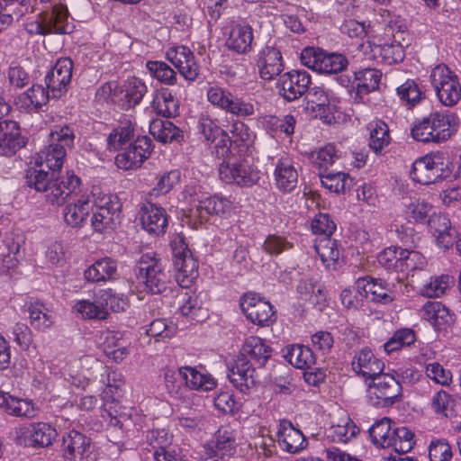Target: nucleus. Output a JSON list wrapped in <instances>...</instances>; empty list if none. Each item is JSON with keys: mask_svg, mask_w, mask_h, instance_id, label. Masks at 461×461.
Instances as JSON below:
<instances>
[{"mask_svg": "<svg viewBox=\"0 0 461 461\" xmlns=\"http://www.w3.org/2000/svg\"><path fill=\"white\" fill-rule=\"evenodd\" d=\"M147 91L146 86L138 78H131L120 89V105L130 109L140 103Z\"/></svg>", "mask_w": 461, "mask_h": 461, "instance_id": "e433bc0d", "label": "nucleus"}, {"mask_svg": "<svg viewBox=\"0 0 461 461\" xmlns=\"http://www.w3.org/2000/svg\"><path fill=\"white\" fill-rule=\"evenodd\" d=\"M359 291H363L365 296L372 301L389 303L393 301V295L390 289L385 287L382 281L373 278H359L357 281Z\"/></svg>", "mask_w": 461, "mask_h": 461, "instance_id": "473e14b6", "label": "nucleus"}, {"mask_svg": "<svg viewBox=\"0 0 461 461\" xmlns=\"http://www.w3.org/2000/svg\"><path fill=\"white\" fill-rule=\"evenodd\" d=\"M314 249L321 262L327 267H334L340 257V249L336 240L321 237L315 240Z\"/></svg>", "mask_w": 461, "mask_h": 461, "instance_id": "58836bf2", "label": "nucleus"}, {"mask_svg": "<svg viewBox=\"0 0 461 461\" xmlns=\"http://www.w3.org/2000/svg\"><path fill=\"white\" fill-rule=\"evenodd\" d=\"M454 284V279L448 275H442L430 280L422 289V294L428 297H439Z\"/></svg>", "mask_w": 461, "mask_h": 461, "instance_id": "69168bd1", "label": "nucleus"}, {"mask_svg": "<svg viewBox=\"0 0 461 461\" xmlns=\"http://www.w3.org/2000/svg\"><path fill=\"white\" fill-rule=\"evenodd\" d=\"M370 380L367 393L373 405H391L401 395L402 386L393 375L381 372Z\"/></svg>", "mask_w": 461, "mask_h": 461, "instance_id": "0eeeda50", "label": "nucleus"}, {"mask_svg": "<svg viewBox=\"0 0 461 461\" xmlns=\"http://www.w3.org/2000/svg\"><path fill=\"white\" fill-rule=\"evenodd\" d=\"M122 339L121 332L107 331L104 341L105 355L116 362L123 360L129 354L127 348L122 343Z\"/></svg>", "mask_w": 461, "mask_h": 461, "instance_id": "a18cd8bd", "label": "nucleus"}, {"mask_svg": "<svg viewBox=\"0 0 461 461\" xmlns=\"http://www.w3.org/2000/svg\"><path fill=\"white\" fill-rule=\"evenodd\" d=\"M305 110L310 115L325 122H330L335 106L330 103L327 93L321 87H313L307 95Z\"/></svg>", "mask_w": 461, "mask_h": 461, "instance_id": "6ab92c4d", "label": "nucleus"}, {"mask_svg": "<svg viewBox=\"0 0 461 461\" xmlns=\"http://www.w3.org/2000/svg\"><path fill=\"white\" fill-rule=\"evenodd\" d=\"M259 74L264 80H272L284 69L281 52L273 46H266L258 60Z\"/></svg>", "mask_w": 461, "mask_h": 461, "instance_id": "bb28decb", "label": "nucleus"}, {"mask_svg": "<svg viewBox=\"0 0 461 461\" xmlns=\"http://www.w3.org/2000/svg\"><path fill=\"white\" fill-rule=\"evenodd\" d=\"M357 427L345 412L334 415L330 428L326 429V437L331 442L347 443L357 436Z\"/></svg>", "mask_w": 461, "mask_h": 461, "instance_id": "b1692460", "label": "nucleus"}, {"mask_svg": "<svg viewBox=\"0 0 461 461\" xmlns=\"http://www.w3.org/2000/svg\"><path fill=\"white\" fill-rule=\"evenodd\" d=\"M57 437V431L50 424L40 422L32 426L31 441L41 447H48Z\"/></svg>", "mask_w": 461, "mask_h": 461, "instance_id": "6e6d98bb", "label": "nucleus"}, {"mask_svg": "<svg viewBox=\"0 0 461 461\" xmlns=\"http://www.w3.org/2000/svg\"><path fill=\"white\" fill-rule=\"evenodd\" d=\"M283 96L293 101L301 97L309 88L311 77L304 70H293L285 73L280 79Z\"/></svg>", "mask_w": 461, "mask_h": 461, "instance_id": "4be33fe9", "label": "nucleus"}, {"mask_svg": "<svg viewBox=\"0 0 461 461\" xmlns=\"http://www.w3.org/2000/svg\"><path fill=\"white\" fill-rule=\"evenodd\" d=\"M72 70L73 61L71 59L61 58L47 74L45 81L53 96L58 97L67 90L72 78Z\"/></svg>", "mask_w": 461, "mask_h": 461, "instance_id": "dca6fc26", "label": "nucleus"}, {"mask_svg": "<svg viewBox=\"0 0 461 461\" xmlns=\"http://www.w3.org/2000/svg\"><path fill=\"white\" fill-rule=\"evenodd\" d=\"M25 144L26 139L16 122L4 120L0 122V156H12Z\"/></svg>", "mask_w": 461, "mask_h": 461, "instance_id": "a211bd4d", "label": "nucleus"}, {"mask_svg": "<svg viewBox=\"0 0 461 461\" xmlns=\"http://www.w3.org/2000/svg\"><path fill=\"white\" fill-rule=\"evenodd\" d=\"M274 177L278 189L288 192L297 184L298 173L288 157H282L276 164Z\"/></svg>", "mask_w": 461, "mask_h": 461, "instance_id": "c756f323", "label": "nucleus"}, {"mask_svg": "<svg viewBox=\"0 0 461 461\" xmlns=\"http://www.w3.org/2000/svg\"><path fill=\"white\" fill-rule=\"evenodd\" d=\"M423 319L439 326L448 321L449 312L440 302H428L421 309Z\"/></svg>", "mask_w": 461, "mask_h": 461, "instance_id": "864d4df0", "label": "nucleus"}, {"mask_svg": "<svg viewBox=\"0 0 461 461\" xmlns=\"http://www.w3.org/2000/svg\"><path fill=\"white\" fill-rule=\"evenodd\" d=\"M228 376L231 384L242 393H247L256 384V369L244 355L236 358Z\"/></svg>", "mask_w": 461, "mask_h": 461, "instance_id": "412c9836", "label": "nucleus"}, {"mask_svg": "<svg viewBox=\"0 0 461 461\" xmlns=\"http://www.w3.org/2000/svg\"><path fill=\"white\" fill-rule=\"evenodd\" d=\"M0 408L8 414L17 417L33 418L36 415L32 402L15 398L4 392H0Z\"/></svg>", "mask_w": 461, "mask_h": 461, "instance_id": "f704fd0d", "label": "nucleus"}, {"mask_svg": "<svg viewBox=\"0 0 461 461\" xmlns=\"http://www.w3.org/2000/svg\"><path fill=\"white\" fill-rule=\"evenodd\" d=\"M152 108L157 114L171 117L177 113L178 103L169 91L161 90L155 95Z\"/></svg>", "mask_w": 461, "mask_h": 461, "instance_id": "49530a36", "label": "nucleus"}, {"mask_svg": "<svg viewBox=\"0 0 461 461\" xmlns=\"http://www.w3.org/2000/svg\"><path fill=\"white\" fill-rule=\"evenodd\" d=\"M140 284L152 294H161L167 289V276L160 263L150 255H143L138 262L136 274Z\"/></svg>", "mask_w": 461, "mask_h": 461, "instance_id": "6e6552de", "label": "nucleus"}, {"mask_svg": "<svg viewBox=\"0 0 461 461\" xmlns=\"http://www.w3.org/2000/svg\"><path fill=\"white\" fill-rule=\"evenodd\" d=\"M176 280L182 287H188L198 276V264L193 258L182 236L171 241Z\"/></svg>", "mask_w": 461, "mask_h": 461, "instance_id": "423d86ee", "label": "nucleus"}, {"mask_svg": "<svg viewBox=\"0 0 461 461\" xmlns=\"http://www.w3.org/2000/svg\"><path fill=\"white\" fill-rule=\"evenodd\" d=\"M370 148L375 152H380L389 143L388 126L381 121H375L369 124Z\"/></svg>", "mask_w": 461, "mask_h": 461, "instance_id": "5fc2aeb1", "label": "nucleus"}, {"mask_svg": "<svg viewBox=\"0 0 461 461\" xmlns=\"http://www.w3.org/2000/svg\"><path fill=\"white\" fill-rule=\"evenodd\" d=\"M140 284L152 294H161L167 289V276L160 263L150 255H143L138 262L136 274Z\"/></svg>", "mask_w": 461, "mask_h": 461, "instance_id": "1a4fd4ad", "label": "nucleus"}, {"mask_svg": "<svg viewBox=\"0 0 461 461\" xmlns=\"http://www.w3.org/2000/svg\"><path fill=\"white\" fill-rule=\"evenodd\" d=\"M403 212L409 221L421 222L430 217L433 206L424 199L411 197L405 199Z\"/></svg>", "mask_w": 461, "mask_h": 461, "instance_id": "ea45409f", "label": "nucleus"}, {"mask_svg": "<svg viewBox=\"0 0 461 461\" xmlns=\"http://www.w3.org/2000/svg\"><path fill=\"white\" fill-rule=\"evenodd\" d=\"M182 315L193 320L204 318L206 311L202 307L201 302L196 295L185 294L179 307Z\"/></svg>", "mask_w": 461, "mask_h": 461, "instance_id": "e2e57ef3", "label": "nucleus"}, {"mask_svg": "<svg viewBox=\"0 0 461 461\" xmlns=\"http://www.w3.org/2000/svg\"><path fill=\"white\" fill-rule=\"evenodd\" d=\"M277 437L279 445L290 453L299 452L307 445L303 434L286 420L280 421Z\"/></svg>", "mask_w": 461, "mask_h": 461, "instance_id": "a878e982", "label": "nucleus"}, {"mask_svg": "<svg viewBox=\"0 0 461 461\" xmlns=\"http://www.w3.org/2000/svg\"><path fill=\"white\" fill-rule=\"evenodd\" d=\"M178 373L186 386L192 390L211 391L216 386V382L212 375L203 374L195 367L182 366Z\"/></svg>", "mask_w": 461, "mask_h": 461, "instance_id": "2f4dec72", "label": "nucleus"}, {"mask_svg": "<svg viewBox=\"0 0 461 461\" xmlns=\"http://www.w3.org/2000/svg\"><path fill=\"white\" fill-rule=\"evenodd\" d=\"M240 308L245 316L258 326H268L275 321L273 306L255 293H248L241 297Z\"/></svg>", "mask_w": 461, "mask_h": 461, "instance_id": "9b49d317", "label": "nucleus"}, {"mask_svg": "<svg viewBox=\"0 0 461 461\" xmlns=\"http://www.w3.org/2000/svg\"><path fill=\"white\" fill-rule=\"evenodd\" d=\"M90 439L77 430H71L63 437V456L66 461H86Z\"/></svg>", "mask_w": 461, "mask_h": 461, "instance_id": "5701e85b", "label": "nucleus"}, {"mask_svg": "<svg viewBox=\"0 0 461 461\" xmlns=\"http://www.w3.org/2000/svg\"><path fill=\"white\" fill-rule=\"evenodd\" d=\"M233 210L232 203L220 196L206 197L200 201V204L196 205L201 221H207L210 215H228Z\"/></svg>", "mask_w": 461, "mask_h": 461, "instance_id": "7c9ffc66", "label": "nucleus"}, {"mask_svg": "<svg viewBox=\"0 0 461 461\" xmlns=\"http://www.w3.org/2000/svg\"><path fill=\"white\" fill-rule=\"evenodd\" d=\"M147 68L160 82L173 85L176 82L175 71L163 61H149Z\"/></svg>", "mask_w": 461, "mask_h": 461, "instance_id": "774afa93", "label": "nucleus"}, {"mask_svg": "<svg viewBox=\"0 0 461 461\" xmlns=\"http://www.w3.org/2000/svg\"><path fill=\"white\" fill-rule=\"evenodd\" d=\"M80 184V179L73 172H67L59 177L56 175L46 193V198L52 204L61 205L70 195L79 191Z\"/></svg>", "mask_w": 461, "mask_h": 461, "instance_id": "2eb2a0df", "label": "nucleus"}, {"mask_svg": "<svg viewBox=\"0 0 461 461\" xmlns=\"http://www.w3.org/2000/svg\"><path fill=\"white\" fill-rule=\"evenodd\" d=\"M219 175L224 182L240 186H251L259 178L258 171L246 161L232 164L221 163Z\"/></svg>", "mask_w": 461, "mask_h": 461, "instance_id": "4468645a", "label": "nucleus"}, {"mask_svg": "<svg viewBox=\"0 0 461 461\" xmlns=\"http://www.w3.org/2000/svg\"><path fill=\"white\" fill-rule=\"evenodd\" d=\"M402 253V260L398 264V274L402 275L397 278L399 281L408 278L411 273L414 277L415 271L422 270L426 266V259L420 252L403 249Z\"/></svg>", "mask_w": 461, "mask_h": 461, "instance_id": "a19ab883", "label": "nucleus"}, {"mask_svg": "<svg viewBox=\"0 0 461 461\" xmlns=\"http://www.w3.org/2000/svg\"><path fill=\"white\" fill-rule=\"evenodd\" d=\"M180 180L178 170H170L164 173L158 179L156 185L150 191V195L159 196L168 194Z\"/></svg>", "mask_w": 461, "mask_h": 461, "instance_id": "338daca9", "label": "nucleus"}, {"mask_svg": "<svg viewBox=\"0 0 461 461\" xmlns=\"http://www.w3.org/2000/svg\"><path fill=\"white\" fill-rule=\"evenodd\" d=\"M108 300H115V295L110 290L102 291L100 297L95 301L82 300L77 302L74 308L85 319L104 320L108 317Z\"/></svg>", "mask_w": 461, "mask_h": 461, "instance_id": "393cba45", "label": "nucleus"}, {"mask_svg": "<svg viewBox=\"0 0 461 461\" xmlns=\"http://www.w3.org/2000/svg\"><path fill=\"white\" fill-rule=\"evenodd\" d=\"M384 364L368 348H363L353 358V370L369 379L383 372Z\"/></svg>", "mask_w": 461, "mask_h": 461, "instance_id": "cd10ccee", "label": "nucleus"}, {"mask_svg": "<svg viewBox=\"0 0 461 461\" xmlns=\"http://www.w3.org/2000/svg\"><path fill=\"white\" fill-rule=\"evenodd\" d=\"M392 420L383 418L376 421L369 429L373 443L379 447H391L394 429L391 426Z\"/></svg>", "mask_w": 461, "mask_h": 461, "instance_id": "37998d69", "label": "nucleus"}, {"mask_svg": "<svg viewBox=\"0 0 461 461\" xmlns=\"http://www.w3.org/2000/svg\"><path fill=\"white\" fill-rule=\"evenodd\" d=\"M234 453V439L227 430L221 431L219 429L215 441L206 448V455L210 456V458L219 457L220 459H225V457L233 456Z\"/></svg>", "mask_w": 461, "mask_h": 461, "instance_id": "79ce46f5", "label": "nucleus"}, {"mask_svg": "<svg viewBox=\"0 0 461 461\" xmlns=\"http://www.w3.org/2000/svg\"><path fill=\"white\" fill-rule=\"evenodd\" d=\"M50 137V144L38 154L36 164L57 173L64 163L66 149L74 144L75 135L69 127L65 126L53 131Z\"/></svg>", "mask_w": 461, "mask_h": 461, "instance_id": "f03ea898", "label": "nucleus"}, {"mask_svg": "<svg viewBox=\"0 0 461 461\" xmlns=\"http://www.w3.org/2000/svg\"><path fill=\"white\" fill-rule=\"evenodd\" d=\"M372 58L378 61L391 65L402 61L403 59V49L400 43L376 44L369 43Z\"/></svg>", "mask_w": 461, "mask_h": 461, "instance_id": "4c0bfd02", "label": "nucleus"}, {"mask_svg": "<svg viewBox=\"0 0 461 461\" xmlns=\"http://www.w3.org/2000/svg\"><path fill=\"white\" fill-rule=\"evenodd\" d=\"M117 264L114 260L104 258L95 261L84 273L85 278L92 283L105 282L114 278Z\"/></svg>", "mask_w": 461, "mask_h": 461, "instance_id": "c9c22d12", "label": "nucleus"}, {"mask_svg": "<svg viewBox=\"0 0 461 461\" xmlns=\"http://www.w3.org/2000/svg\"><path fill=\"white\" fill-rule=\"evenodd\" d=\"M140 284L152 294H161L167 289V276L160 263L150 255H143L138 262L136 274Z\"/></svg>", "mask_w": 461, "mask_h": 461, "instance_id": "9d476101", "label": "nucleus"}, {"mask_svg": "<svg viewBox=\"0 0 461 461\" xmlns=\"http://www.w3.org/2000/svg\"><path fill=\"white\" fill-rule=\"evenodd\" d=\"M167 59L186 80L193 81L198 77L199 66L194 60L193 52L187 47L177 46L169 49Z\"/></svg>", "mask_w": 461, "mask_h": 461, "instance_id": "f3484780", "label": "nucleus"}, {"mask_svg": "<svg viewBox=\"0 0 461 461\" xmlns=\"http://www.w3.org/2000/svg\"><path fill=\"white\" fill-rule=\"evenodd\" d=\"M382 73L375 68H366L356 73L357 91L359 93H369L378 88Z\"/></svg>", "mask_w": 461, "mask_h": 461, "instance_id": "13d9d810", "label": "nucleus"}, {"mask_svg": "<svg viewBox=\"0 0 461 461\" xmlns=\"http://www.w3.org/2000/svg\"><path fill=\"white\" fill-rule=\"evenodd\" d=\"M121 203L112 194H93L91 226L94 231L108 233L113 230L120 220Z\"/></svg>", "mask_w": 461, "mask_h": 461, "instance_id": "7ed1b4c3", "label": "nucleus"}, {"mask_svg": "<svg viewBox=\"0 0 461 461\" xmlns=\"http://www.w3.org/2000/svg\"><path fill=\"white\" fill-rule=\"evenodd\" d=\"M298 292L310 298L312 303L324 305L325 294L321 285L313 282L312 279H302L297 286Z\"/></svg>", "mask_w": 461, "mask_h": 461, "instance_id": "052dcab7", "label": "nucleus"}, {"mask_svg": "<svg viewBox=\"0 0 461 461\" xmlns=\"http://www.w3.org/2000/svg\"><path fill=\"white\" fill-rule=\"evenodd\" d=\"M287 358L291 365L299 369L310 368L315 363L312 350L302 345L292 346L288 349Z\"/></svg>", "mask_w": 461, "mask_h": 461, "instance_id": "8fccbe9b", "label": "nucleus"}, {"mask_svg": "<svg viewBox=\"0 0 461 461\" xmlns=\"http://www.w3.org/2000/svg\"><path fill=\"white\" fill-rule=\"evenodd\" d=\"M253 41L251 26L237 24L231 27L226 45L230 50L239 54H246L251 50Z\"/></svg>", "mask_w": 461, "mask_h": 461, "instance_id": "c85d7f7f", "label": "nucleus"}, {"mask_svg": "<svg viewBox=\"0 0 461 461\" xmlns=\"http://www.w3.org/2000/svg\"><path fill=\"white\" fill-rule=\"evenodd\" d=\"M321 181L326 189L336 194L345 192L351 183L348 176L342 172L321 175Z\"/></svg>", "mask_w": 461, "mask_h": 461, "instance_id": "680f3d73", "label": "nucleus"}, {"mask_svg": "<svg viewBox=\"0 0 461 461\" xmlns=\"http://www.w3.org/2000/svg\"><path fill=\"white\" fill-rule=\"evenodd\" d=\"M394 433L392 438V446L395 452L398 454H404L412 449L414 441V433L405 427H399L394 429Z\"/></svg>", "mask_w": 461, "mask_h": 461, "instance_id": "bf43d9fd", "label": "nucleus"}, {"mask_svg": "<svg viewBox=\"0 0 461 461\" xmlns=\"http://www.w3.org/2000/svg\"><path fill=\"white\" fill-rule=\"evenodd\" d=\"M57 175L54 171H46L44 167L31 168L26 174V182L30 187L39 192L47 193L53 176Z\"/></svg>", "mask_w": 461, "mask_h": 461, "instance_id": "3c124183", "label": "nucleus"}, {"mask_svg": "<svg viewBox=\"0 0 461 461\" xmlns=\"http://www.w3.org/2000/svg\"><path fill=\"white\" fill-rule=\"evenodd\" d=\"M49 101V93L41 85H33L18 97L21 105L29 110H36Z\"/></svg>", "mask_w": 461, "mask_h": 461, "instance_id": "de8ad7c7", "label": "nucleus"}, {"mask_svg": "<svg viewBox=\"0 0 461 461\" xmlns=\"http://www.w3.org/2000/svg\"><path fill=\"white\" fill-rule=\"evenodd\" d=\"M456 124V117L454 113L434 112L413 124L411 136L420 142L439 143L450 138Z\"/></svg>", "mask_w": 461, "mask_h": 461, "instance_id": "f257e3e1", "label": "nucleus"}, {"mask_svg": "<svg viewBox=\"0 0 461 461\" xmlns=\"http://www.w3.org/2000/svg\"><path fill=\"white\" fill-rule=\"evenodd\" d=\"M348 67V59L339 53H321L318 72L323 74H337Z\"/></svg>", "mask_w": 461, "mask_h": 461, "instance_id": "603ef678", "label": "nucleus"}, {"mask_svg": "<svg viewBox=\"0 0 461 461\" xmlns=\"http://www.w3.org/2000/svg\"><path fill=\"white\" fill-rule=\"evenodd\" d=\"M430 82L440 103L454 106L461 98V85L457 76L446 65L436 66L430 73Z\"/></svg>", "mask_w": 461, "mask_h": 461, "instance_id": "39448f33", "label": "nucleus"}, {"mask_svg": "<svg viewBox=\"0 0 461 461\" xmlns=\"http://www.w3.org/2000/svg\"><path fill=\"white\" fill-rule=\"evenodd\" d=\"M68 11L62 5L53 6L50 12L42 13L40 20L30 24L31 28L27 31L31 33L46 35L49 33H67L68 32Z\"/></svg>", "mask_w": 461, "mask_h": 461, "instance_id": "f8f14e48", "label": "nucleus"}, {"mask_svg": "<svg viewBox=\"0 0 461 461\" xmlns=\"http://www.w3.org/2000/svg\"><path fill=\"white\" fill-rule=\"evenodd\" d=\"M242 351L245 357L249 356L260 366H263L271 356V348L258 337H249L246 339Z\"/></svg>", "mask_w": 461, "mask_h": 461, "instance_id": "c03bdc74", "label": "nucleus"}, {"mask_svg": "<svg viewBox=\"0 0 461 461\" xmlns=\"http://www.w3.org/2000/svg\"><path fill=\"white\" fill-rule=\"evenodd\" d=\"M151 153V140L148 137H138L125 151L118 154L115 163L123 170L138 168Z\"/></svg>", "mask_w": 461, "mask_h": 461, "instance_id": "ddd939ff", "label": "nucleus"}, {"mask_svg": "<svg viewBox=\"0 0 461 461\" xmlns=\"http://www.w3.org/2000/svg\"><path fill=\"white\" fill-rule=\"evenodd\" d=\"M31 324L38 330H45L51 326L53 318L42 303L36 302L28 308Z\"/></svg>", "mask_w": 461, "mask_h": 461, "instance_id": "4d7b16f0", "label": "nucleus"}, {"mask_svg": "<svg viewBox=\"0 0 461 461\" xmlns=\"http://www.w3.org/2000/svg\"><path fill=\"white\" fill-rule=\"evenodd\" d=\"M92 209L93 196L83 195L76 203L66 206L64 211L65 221L72 227H78L83 223Z\"/></svg>", "mask_w": 461, "mask_h": 461, "instance_id": "72a5a7b5", "label": "nucleus"}, {"mask_svg": "<svg viewBox=\"0 0 461 461\" xmlns=\"http://www.w3.org/2000/svg\"><path fill=\"white\" fill-rule=\"evenodd\" d=\"M133 136V129L131 124L120 125L113 130L108 137V148L110 150L116 151L126 142L130 141Z\"/></svg>", "mask_w": 461, "mask_h": 461, "instance_id": "0e129e2a", "label": "nucleus"}, {"mask_svg": "<svg viewBox=\"0 0 461 461\" xmlns=\"http://www.w3.org/2000/svg\"><path fill=\"white\" fill-rule=\"evenodd\" d=\"M450 164L448 157L445 154L430 153L413 162L411 176L418 183L429 185L438 179L450 177Z\"/></svg>", "mask_w": 461, "mask_h": 461, "instance_id": "20e7f679", "label": "nucleus"}, {"mask_svg": "<svg viewBox=\"0 0 461 461\" xmlns=\"http://www.w3.org/2000/svg\"><path fill=\"white\" fill-rule=\"evenodd\" d=\"M149 132L163 143L171 142L180 137L179 129L169 121L153 120L149 124Z\"/></svg>", "mask_w": 461, "mask_h": 461, "instance_id": "09e8293b", "label": "nucleus"}, {"mask_svg": "<svg viewBox=\"0 0 461 461\" xmlns=\"http://www.w3.org/2000/svg\"><path fill=\"white\" fill-rule=\"evenodd\" d=\"M142 228L149 233L164 234L167 226V215L164 208L152 203H144L140 210Z\"/></svg>", "mask_w": 461, "mask_h": 461, "instance_id": "aec40b11", "label": "nucleus"}]
</instances>
